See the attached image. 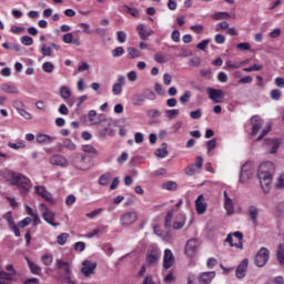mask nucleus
I'll return each mask as SVG.
<instances>
[{
	"label": "nucleus",
	"mask_w": 284,
	"mask_h": 284,
	"mask_svg": "<svg viewBox=\"0 0 284 284\" xmlns=\"http://www.w3.org/2000/svg\"><path fill=\"white\" fill-rule=\"evenodd\" d=\"M281 94H282L281 90L273 89L271 91V99H273V101H278V99H281Z\"/></svg>",
	"instance_id": "obj_58"
},
{
	"label": "nucleus",
	"mask_w": 284,
	"mask_h": 284,
	"mask_svg": "<svg viewBox=\"0 0 284 284\" xmlns=\"http://www.w3.org/2000/svg\"><path fill=\"white\" fill-rule=\"evenodd\" d=\"M162 187H163V190H169L171 192H174L178 190L179 184H176V182H174V181H168L162 184Z\"/></svg>",
	"instance_id": "obj_35"
},
{
	"label": "nucleus",
	"mask_w": 284,
	"mask_h": 284,
	"mask_svg": "<svg viewBox=\"0 0 284 284\" xmlns=\"http://www.w3.org/2000/svg\"><path fill=\"white\" fill-rule=\"evenodd\" d=\"M36 194L44 199L48 203L54 204V199L52 197V193L45 189V186L38 185L36 186Z\"/></svg>",
	"instance_id": "obj_15"
},
{
	"label": "nucleus",
	"mask_w": 284,
	"mask_h": 284,
	"mask_svg": "<svg viewBox=\"0 0 284 284\" xmlns=\"http://www.w3.org/2000/svg\"><path fill=\"white\" fill-rule=\"evenodd\" d=\"M110 181H112V175L110 173H105L100 176L99 184L105 186L110 184Z\"/></svg>",
	"instance_id": "obj_38"
},
{
	"label": "nucleus",
	"mask_w": 284,
	"mask_h": 284,
	"mask_svg": "<svg viewBox=\"0 0 284 284\" xmlns=\"http://www.w3.org/2000/svg\"><path fill=\"white\" fill-rule=\"evenodd\" d=\"M128 51V59H138V57H141V51H139L136 48L134 47H129L126 49Z\"/></svg>",
	"instance_id": "obj_34"
},
{
	"label": "nucleus",
	"mask_w": 284,
	"mask_h": 284,
	"mask_svg": "<svg viewBox=\"0 0 284 284\" xmlns=\"http://www.w3.org/2000/svg\"><path fill=\"white\" fill-rule=\"evenodd\" d=\"M172 216H174V210L169 211L164 217V227H172Z\"/></svg>",
	"instance_id": "obj_40"
},
{
	"label": "nucleus",
	"mask_w": 284,
	"mask_h": 284,
	"mask_svg": "<svg viewBox=\"0 0 284 284\" xmlns=\"http://www.w3.org/2000/svg\"><path fill=\"white\" fill-rule=\"evenodd\" d=\"M145 103V97L143 94H135L132 98L133 105H143Z\"/></svg>",
	"instance_id": "obj_37"
},
{
	"label": "nucleus",
	"mask_w": 284,
	"mask_h": 284,
	"mask_svg": "<svg viewBox=\"0 0 284 284\" xmlns=\"http://www.w3.org/2000/svg\"><path fill=\"white\" fill-rule=\"evenodd\" d=\"M252 174H254V168H252V163L246 162L243 164L241 173H240V182L247 183L250 179H252Z\"/></svg>",
	"instance_id": "obj_8"
},
{
	"label": "nucleus",
	"mask_w": 284,
	"mask_h": 284,
	"mask_svg": "<svg viewBox=\"0 0 284 284\" xmlns=\"http://www.w3.org/2000/svg\"><path fill=\"white\" fill-rule=\"evenodd\" d=\"M281 143H283V140L281 139H267L266 148L268 154H276V152H278V149L281 148Z\"/></svg>",
	"instance_id": "obj_14"
},
{
	"label": "nucleus",
	"mask_w": 284,
	"mask_h": 284,
	"mask_svg": "<svg viewBox=\"0 0 284 284\" xmlns=\"http://www.w3.org/2000/svg\"><path fill=\"white\" fill-rule=\"evenodd\" d=\"M43 72H47V74H51V72H54V64L52 62H44L42 64Z\"/></svg>",
	"instance_id": "obj_45"
},
{
	"label": "nucleus",
	"mask_w": 284,
	"mask_h": 284,
	"mask_svg": "<svg viewBox=\"0 0 284 284\" xmlns=\"http://www.w3.org/2000/svg\"><path fill=\"white\" fill-rule=\"evenodd\" d=\"M30 223H32V219H30V217H24L22 221H20V222L18 223V227H21V229L28 227V225H30Z\"/></svg>",
	"instance_id": "obj_61"
},
{
	"label": "nucleus",
	"mask_w": 284,
	"mask_h": 284,
	"mask_svg": "<svg viewBox=\"0 0 284 284\" xmlns=\"http://www.w3.org/2000/svg\"><path fill=\"white\" fill-rule=\"evenodd\" d=\"M199 250V240L196 239H191L186 242L185 245V253L189 256H193V254Z\"/></svg>",
	"instance_id": "obj_22"
},
{
	"label": "nucleus",
	"mask_w": 284,
	"mask_h": 284,
	"mask_svg": "<svg viewBox=\"0 0 284 284\" xmlns=\"http://www.w3.org/2000/svg\"><path fill=\"white\" fill-rule=\"evenodd\" d=\"M8 176L10 179V184L18 187L23 196H26V194L30 192V187H32V182L30 181V179L26 178V175L9 171Z\"/></svg>",
	"instance_id": "obj_2"
},
{
	"label": "nucleus",
	"mask_w": 284,
	"mask_h": 284,
	"mask_svg": "<svg viewBox=\"0 0 284 284\" xmlns=\"http://www.w3.org/2000/svg\"><path fill=\"white\" fill-rule=\"evenodd\" d=\"M73 39H74V34H72V33H65L62 37L63 43H72Z\"/></svg>",
	"instance_id": "obj_63"
},
{
	"label": "nucleus",
	"mask_w": 284,
	"mask_h": 284,
	"mask_svg": "<svg viewBox=\"0 0 284 284\" xmlns=\"http://www.w3.org/2000/svg\"><path fill=\"white\" fill-rule=\"evenodd\" d=\"M4 219L9 225V230H11V232H13L14 236H17V237L21 236L19 226L17 224H14V219L12 217V212H8L4 216Z\"/></svg>",
	"instance_id": "obj_17"
},
{
	"label": "nucleus",
	"mask_w": 284,
	"mask_h": 284,
	"mask_svg": "<svg viewBox=\"0 0 284 284\" xmlns=\"http://www.w3.org/2000/svg\"><path fill=\"white\" fill-rule=\"evenodd\" d=\"M2 48H4V50H16V52L21 51V48L18 44H12L10 42L2 43Z\"/></svg>",
	"instance_id": "obj_47"
},
{
	"label": "nucleus",
	"mask_w": 284,
	"mask_h": 284,
	"mask_svg": "<svg viewBox=\"0 0 284 284\" xmlns=\"http://www.w3.org/2000/svg\"><path fill=\"white\" fill-rule=\"evenodd\" d=\"M36 141L38 143H40L41 145H47V144H50L54 141V138L48 135V134H43V133H39L37 136H36Z\"/></svg>",
	"instance_id": "obj_27"
},
{
	"label": "nucleus",
	"mask_w": 284,
	"mask_h": 284,
	"mask_svg": "<svg viewBox=\"0 0 284 284\" xmlns=\"http://www.w3.org/2000/svg\"><path fill=\"white\" fill-rule=\"evenodd\" d=\"M68 239H70V234L68 233H62L58 235L57 237L58 245H65V243H68Z\"/></svg>",
	"instance_id": "obj_42"
},
{
	"label": "nucleus",
	"mask_w": 284,
	"mask_h": 284,
	"mask_svg": "<svg viewBox=\"0 0 284 284\" xmlns=\"http://www.w3.org/2000/svg\"><path fill=\"white\" fill-rule=\"evenodd\" d=\"M180 222H174L173 223V230H182V227H184L185 225V215L181 214L179 216Z\"/></svg>",
	"instance_id": "obj_41"
},
{
	"label": "nucleus",
	"mask_w": 284,
	"mask_h": 284,
	"mask_svg": "<svg viewBox=\"0 0 284 284\" xmlns=\"http://www.w3.org/2000/svg\"><path fill=\"white\" fill-rule=\"evenodd\" d=\"M60 97L63 99V101H68L70 97H72V91L68 87H61L60 88Z\"/></svg>",
	"instance_id": "obj_33"
},
{
	"label": "nucleus",
	"mask_w": 284,
	"mask_h": 284,
	"mask_svg": "<svg viewBox=\"0 0 284 284\" xmlns=\"http://www.w3.org/2000/svg\"><path fill=\"white\" fill-rule=\"evenodd\" d=\"M154 154L158 159H165L168 156V143H162V148L156 149Z\"/></svg>",
	"instance_id": "obj_31"
},
{
	"label": "nucleus",
	"mask_w": 284,
	"mask_h": 284,
	"mask_svg": "<svg viewBox=\"0 0 284 284\" xmlns=\"http://www.w3.org/2000/svg\"><path fill=\"white\" fill-rule=\"evenodd\" d=\"M205 201V196L203 194L199 195L195 200V210L197 214H205L207 212V203Z\"/></svg>",
	"instance_id": "obj_20"
},
{
	"label": "nucleus",
	"mask_w": 284,
	"mask_h": 284,
	"mask_svg": "<svg viewBox=\"0 0 284 284\" xmlns=\"http://www.w3.org/2000/svg\"><path fill=\"white\" fill-rule=\"evenodd\" d=\"M250 263V260L244 258L240 265L237 266L236 271H235V275L237 276V278H243L245 276V273L247 272V265Z\"/></svg>",
	"instance_id": "obj_24"
},
{
	"label": "nucleus",
	"mask_w": 284,
	"mask_h": 284,
	"mask_svg": "<svg viewBox=\"0 0 284 284\" xmlns=\"http://www.w3.org/2000/svg\"><path fill=\"white\" fill-rule=\"evenodd\" d=\"M174 263H175L174 253H172V250L165 248L162 267L164 270H170V267H174Z\"/></svg>",
	"instance_id": "obj_12"
},
{
	"label": "nucleus",
	"mask_w": 284,
	"mask_h": 284,
	"mask_svg": "<svg viewBox=\"0 0 284 284\" xmlns=\"http://www.w3.org/2000/svg\"><path fill=\"white\" fill-rule=\"evenodd\" d=\"M214 276H216V272H204L199 275L197 282L199 284H210L214 280Z\"/></svg>",
	"instance_id": "obj_23"
},
{
	"label": "nucleus",
	"mask_w": 284,
	"mask_h": 284,
	"mask_svg": "<svg viewBox=\"0 0 284 284\" xmlns=\"http://www.w3.org/2000/svg\"><path fill=\"white\" fill-rule=\"evenodd\" d=\"M94 270H97V262L85 260L82 263L81 273L83 274V276H85V278H89V276H92V274H94Z\"/></svg>",
	"instance_id": "obj_13"
},
{
	"label": "nucleus",
	"mask_w": 284,
	"mask_h": 284,
	"mask_svg": "<svg viewBox=\"0 0 284 284\" xmlns=\"http://www.w3.org/2000/svg\"><path fill=\"white\" fill-rule=\"evenodd\" d=\"M190 99H192V91H184V93L180 97V103L185 105L190 102Z\"/></svg>",
	"instance_id": "obj_39"
},
{
	"label": "nucleus",
	"mask_w": 284,
	"mask_h": 284,
	"mask_svg": "<svg viewBox=\"0 0 284 284\" xmlns=\"http://www.w3.org/2000/svg\"><path fill=\"white\" fill-rule=\"evenodd\" d=\"M88 116L92 125H97V123H99V118H97V111L94 110L89 111Z\"/></svg>",
	"instance_id": "obj_43"
},
{
	"label": "nucleus",
	"mask_w": 284,
	"mask_h": 284,
	"mask_svg": "<svg viewBox=\"0 0 284 284\" xmlns=\"http://www.w3.org/2000/svg\"><path fill=\"white\" fill-rule=\"evenodd\" d=\"M144 99H148L149 101H154V99H156V94L152 90H145Z\"/></svg>",
	"instance_id": "obj_57"
},
{
	"label": "nucleus",
	"mask_w": 284,
	"mask_h": 284,
	"mask_svg": "<svg viewBox=\"0 0 284 284\" xmlns=\"http://www.w3.org/2000/svg\"><path fill=\"white\" fill-rule=\"evenodd\" d=\"M274 172V163H262L257 170V179L262 187H267L272 184V173Z\"/></svg>",
	"instance_id": "obj_3"
},
{
	"label": "nucleus",
	"mask_w": 284,
	"mask_h": 284,
	"mask_svg": "<svg viewBox=\"0 0 284 284\" xmlns=\"http://www.w3.org/2000/svg\"><path fill=\"white\" fill-rule=\"evenodd\" d=\"M215 21H221V19H230L229 12H216L212 16Z\"/></svg>",
	"instance_id": "obj_44"
},
{
	"label": "nucleus",
	"mask_w": 284,
	"mask_h": 284,
	"mask_svg": "<svg viewBox=\"0 0 284 284\" xmlns=\"http://www.w3.org/2000/svg\"><path fill=\"white\" fill-rule=\"evenodd\" d=\"M270 261V250L266 247L260 248L257 254L254 257V263L257 267H265Z\"/></svg>",
	"instance_id": "obj_6"
},
{
	"label": "nucleus",
	"mask_w": 284,
	"mask_h": 284,
	"mask_svg": "<svg viewBox=\"0 0 284 284\" xmlns=\"http://www.w3.org/2000/svg\"><path fill=\"white\" fill-rule=\"evenodd\" d=\"M55 267L58 270H64V275L62 276L63 281H65L68 284H77V282L72 281V268L70 266V262L55 260Z\"/></svg>",
	"instance_id": "obj_5"
},
{
	"label": "nucleus",
	"mask_w": 284,
	"mask_h": 284,
	"mask_svg": "<svg viewBox=\"0 0 284 284\" xmlns=\"http://www.w3.org/2000/svg\"><path fill=\"white\" fill-rule=\"evenodd\" d=\"M0 281H12V274L6 271H0Z\"/></svg>",
	"instance_id": "obj_59"
},
{
	"label": "nucleus",
	"mask_w": 284,
	"mask_h": 284,
	"mask_svg": "<svg viewBox=\"0 0 284 284\" xmlns=\"http://www.w3.org/2000/svg\"><path fill=\"white\" fill-rule=\"evenodd\" d=\"M40 210L42 212V219L45 221V223H49V225H52V227H59V223L54 222V216H57V214L50 211L45 203L40 205Z\"/></svg>",
	"instance_id": "obj_7"
},
{
	"label": "nucleus",
	"mask_w": 284,
	"mask_h": 284,
	"mask_svg": "<svg viewBox=\"0 0 284 284\" xmlns=\"http://www.w3.org/2000/svg\"><path fill=\"white\" fill-rule=\"evenodd\" d=\"M136 219H139L136 212H126L120 216V223L123 227H128L129 225L136 223Z\"/></svg>",
	"instance_id": "obj_9"
},
{
	"label": "nucleus",
	"mask_w": 284,
	"mask_h": 284,
	"mask_svg": "<svg viewBox=\"0 0 284 284\" xmlns=\"http://www.w3.org/2000/svg\"><path fill=\"white\" fill-rule=\"evenodd\" d=\"M78 26H79V28H81V30L84 34H92V31L90 30V24H88L85 22H81Z\"/></svg>",
	"instance_id": "obj_56"
},
{
	"label": "nucleus",
	"mask_w": 284,
	"mask_h": 284,
	"mask_svg": "<svg viewBox=\"0 0 284 284\" xmlns=\"http://www.w3.org/2000/svg\"><path fill=\"white\" fill-rule=\"evenodd\" d=\"M41 54L44 57H52V47H47L45 44H42Z\"/></svg>",
	"instance_id": "obj_53"
},
{
	"label": "nucleus",
	"mask_w": 284,
	"mask_h": 284,
	"mask_svg": "<svg viewBox=\"0 0 284 284\" xmlns=\"http://www.w3.org/2000/svg\"><path fill=\"white\" fill-rule=\"evenodd\" d=\"M262 68H263V65H261V64H253L248 68H244L243 72H258V71H261Z\"/></svg>",
	"instance_id": "obj_52"
},
{
	"label": "nucleus",
	"mask_w": 284,
	"mask_h": 284,
	"mask_svg": "<svg viewBox=\"0 0 284 284\" xmlns=\"http://www.w3.org/2000/svg\"><path fill=\"white\" fill-rule=\"evenodd\" d=\"M125 54V49L123 47H118L112 50V57L118 58V57H123Z\"/></svg>",
	"instance_id": "obj_50"
},
{
	"label": "nucleus",
	"mask_w": 284,
	"mask_h": 284,
	"mask_svg": "<svg viewBox=\"0 0 284 284\" xmlns=\"http://www.w3.org/2000/svg\"><path fill=\"white\" fill-rule=\"evenodd\" d=\"M82 150L87 154H99V151H97V149H94V146H92L91 144L83 145Z\"/></svg>",
	"instance_id": "obj_48"
},
{
	"label": "nucleus",
	"mask_w": 284,
	"mask_h": 284,
	"mask_svg": "<svg viewBox=\"0 0 284 284\" xmlns=\"http://www.w3.org/2000/svg\"><path fill=\"white\" fill-rule=\"evenodd\" d=\"M100 128L98 134L101 139H105V136H114V130H112V124H110L108 120L102 121Z\"/></svg>",
	"instance_id": "obj_11"
},
{
	"label": "nucleus",
	"mask_w": 284,
	"mask_h": 284,
	"mask_svg": "<svg viewBox=\"0 0 284 284\" xmlns=\"http://www.w3.org/2000/svg\"><path fill=\"white\" fill-rule=\"evenodd\" d=\"M20 41L23 45H32V43H34V40L30 36L21 37Z\"/></svg>",
	"instance_id": "obj_55"
},
{
	"label": "nucleus",
	"mask_w": 284,
	"mask_h": 284,
	"mask_svg": "<svg viewBox=\"0 0 284 284\" xmlns=\"http://www.w3.org/2000/svg\"><path fill=\"white\" fill-rule=\"evenodd\" d=\"M251 125H252L251 134L255 136V134H258V132L261 131V128H263V120L257 115H254L251 118Z\"/></svg>",
	"instance_id": "obj_21"
},
{
	"label": "nucleus",
	"mask_w": 284,
	"mask_h": 284,
	"mask_svg": "<svg viewBox=\"0 0 284 284\" xmlns=\"http://www.w3.org/2000/svg\"><path fill=\"white\" fill-rule=\"evenodd\" d=\"M60 149L62 151L70 150L71 152H73V150H77V144H74V142H72V140L67 139L62 143H60Z\"/></svg>",
	"instance_id": "obj_30"
},
{
	"label": "nucleus",
	"mask_w": 284,
	"mask_h": 284,
	"mask_svg": "<svg viewBox=\"0 0 284 284\" xmlns=\"http://www.w3.org/2000/svg\"><path fill=\"white\" fill-rule=\"evenodd\" d=\"M125 85V77L121 75L116 83L112 85V92L114 95L121 94L123 92V87Z\"/></svg>",
	"instance_id": "obj_25"
},
{
	"label": "nucleus",
	"mask_w": 284,
	"mask_h": 284,
	"mask_svg": "<svg viewBox=\"0 0 284 284\" xmlns=\"http://www.w3.org/2000/svg\"><path fill=\"white\" fill-rule=\"evenodd\" d=\"M124 10H125V12H128V14H131V17H134L135 19H138V17H140V13H139L138 9L124 6Z\"/></svg>",
	"instance_id": "obj_49"
},
{
	"label": "nucleus",
	"mask_w": 284,
	"mask_h": 284,
	"mask_svg": "<svg viewBox=\"0 0 284 284\" xmlns=\"http://www.w3.org/2000/svg\"><path fill=\"white\" fill-rule=\"evenodd\" d=\"M274 83H275L276 88L283 89L284 88V78H281V77L275 78Z\"/></svg>",
	"instance_id": "obj_64"
},
{
	"label": "nucleus",
	"mask_w": 284,
	"mask_h": 284,
	"mask_svg": "<svg viewBox=\"0 0 284 284\" xmlns=\"http://www.w3.org/2000/svg\"><path fill=\"white\" fill-rule=\"evenodd\" d=\"M224 209L226 210L227 216H232V214H234V201H232V199H226Z\"/></svg>",
	"instance_id": "obj_32"
},
{
	"label": "nucleus",
	"mask_w": 284,
	"mask_h": 284,
	"mask_svg": "<svg viewBox=\"0 0 284 284\" xmlns=\"http://www.w3.org/2000/svg\"><path fill=\"white\" fill-rule=\"evenodd\" d=\"M247 214L253 225H258V207H256L255 205H250L247 209Z\"/></svg>",
	"instance_id": "obj_26"
},
{
	"label": "nucleus",
	"mask_w": 284,
	"mask_h": 284,
	"mask_svg": "<svg viewBox=\"0 0 284 284\" xmlns=\"http://www.w3.org/2000/svg\"><path fill=\"white\" fill-rule=\"evenodd\" d=\"M180 112L181 111H179V109L166 110L165 116L168 119H176V116H179Z\"/></svg>",
	"instance_id": "obj_46"
},
{
	"label": "nucleus",
	"mask_w": 284,
	"mask_h": 284,
	"mask_svg": "<svg viewBox=\"0 0 284 284\" xmlns=\"http://www.w3.org/2000/svg\"><path fill=\"white\" fill-rule=\"evenodd\" d=\"M190 116H191V119H194V120L201 119V116H203V112L201 111V109H197L195 111H192L190 113Z\"/></svg>",
	"instance_id": "obj_62"
},
{
	"label": "nucleus",
	"mask_w": 284,
	"mask_h": 284,
	"mask_svg": "<svg viewBox=\"0 0 284 284\" xmlns=\"http://www.w3.org/2000/svg\"><path fill=\"white\" fill-rule=\"evenodd\" d=\"M0 90H2V92H6L7 94H19V89L16 85L8 83L1 84Z\"/></svg>",
	"instance_id": "obj_28"
},
{
	"label": "nucleus",
	"mask_w": 284,
	"mask_h": 284,
	"mask_svg": "<svg viewBox=\"0 0 284 284\" xmlns=\"http://www.w3.org/2000/svg\"><path fill=\"white\" fill-rule=\"evenodd\" d=\"M28 266L30 268L31 274L39 276L41 274V266L37 265L34 262L30 261V258H26Z\"/></svg>",
	"instance_id": "obj_29"
},
{
	"label": "nucleus",
	"mask_w": 284,
	"mask_h": 284,
	"mask_svg": "<svg viewBox=\"0 0 284 284\" xmlns=\"http://www.w3.org/2000/svg\"><path fill=\"white\" fill-rule=\"evenodd\" d=\"M136 32L142 41H148L149 37H152V34H154V31L148 30L145 28V24H143V23L138 24Z\"/></svg>",
	"instance_id": "obj_18"
},
{
	"label": "nucleus",
	"mask_w": 284,
	"mask_h": 284,
	"mask_svg": "<svg viewBox=\"0 0 284 284\" xmlns=\"http://www.w3.org/2000/svg\"><path fill=\"white\" fill-rule=\"evenodd\" d=\"M8 176L10 179V184L18 187L23 196H26V194L30 192V187H32V182L30 181V179L26 178V175L9 171Z\"/></svg>",
	"instance_id": "obj_1"
},
{
	"label": "nucleus",
	"mask_w": 284,
	"mask_h": 284,
	"mask_svg": "<svg viewBox=\"0 0 284 284\" xmlns=\"http://www.w3.org/2000/svg\"><path fill=\"white\" fill-rule=\"evenodd\" d=\"M277 262L284 267V244H280L277 247Z\"/></svg>",
	"instance_id": "obj_36"
},
{
	"label": "nucleus",
	"mask_w": 284,
	"mask_h": 284,
	"mask_svg": "<svg viewBox=\"0 0 284 284\" xmlns=\"http://www.w3.org/2000/svg\"><path fill=\"white\" fill-rule=\"evenodd\" d=\"M71 165L75 168V170H90V156L81 153H73L71 155Z\"/></svg>",
	"instance_id": "obj_4"
},
{
	"label": "nucleus",
	"mask_w": 284,
	"mask_h": 284,
	"mask_svg": "<svg viewBox=\"0 0 284 284\" xmlns=\"http://www.w3.org/2000/svg\"><path fill=\"white\" fill-rule=\"evenodd\" d=\"M206 92L209 94V99H211L213 103H221L225 98V93H223V90L221 89L209 88Z\"/></svg>",
	"instance_id": "obj_10"
},
{
	"label": "nucleus",
	"mask_w": 284,
	"mask_h": 284,
	"mask_svg": "<svg viewBox=\"0 0 284 284\" xmlns=\"http://www.w3.org/2000/svg\"><path fill=\"white\" fill-rule=\"evenodd\" d=\"M51 165H58L59 168H68V159L61 154H54L50 158Z\"/></svg>",
	"instance_id": "obj_19"
},
{
	"label": "nucleus",
	"mask_w": 284,
	"mask_h": 284,
	"mask_svg": "<svg viewBox=\"0 0 284 284\" xmlns=\"http://www.w3.org/2000/svg\"><path fill=\"white\" fill-rule=\"evenodd\" d=\"M116 37L119 43H125V40L128 39V34L124 31H118Z\"/></svg>",
	"instance_id": "obj_60"
},
{
	"label": "nucleus",
	"mask_w": 284,
	"mask_h": 284,
	"mask_svg": "<svg viewBox=\"0 0 284 284\" xmlns=\"http://www.w3.org/2000/svg\"><path fill=\"white\" fill-rule=\"evenodd\" d=\"M159 258H161V251H159V248H152L146 254L148 265H156V263H159Z\"/></svg>",
	"instance_id": "obj_16"
},
{
	"label": "nucleus",
	"mask_w": 284,
	"mask_h": 284,
	"mask_svg": "<svg viewBox=\"0 0 284 284\" xmlns=\"http://www.w3.org/2000/svg\"><path fill=\"white\" fill-rule=\"evenodd\" d=\"M52 261H53L52 254H44L42 256V263L43 265H47V267L52 265Z\"/></svg>",
	"instance_id": "obj_54"
},
{
	"label": "nucleus",
	"mask_w": 284,
	"mask_h": 284,
	"mask_svg": "<svg viewBox=\"0 0 284 284\" xmlns=\"http://www.w3.org/2000/svg\"><path fill=\"white\" fill-rule=\"evenodd\" d=\"M186 176H194L196 174V166L194 164H189L185 169Z\"/></svg>",
	"instance_id": "obj_51"
}]
</instances>
